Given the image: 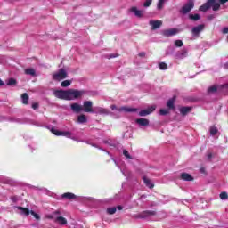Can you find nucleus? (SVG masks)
Listing matches in <instances>:
<instances>
[{
  "mask_svg": "<svg viewBox=\"0 0 228 228\" xmlns=\"http://www.w3.org/2000/svg\"><path fill=\"white\" fill-rule=\"evenodd\" d=\"M145 214L147 216H154V215H156V211H146Z\"/></svg>",
  "mask_w": 228,
  "mask_h": 228,
  "instance_id": "43",
  "label": "nucleus"
},
{
  "mask_svg": "<svg viewBox=\"0 0 228 228\" xmlns=\"http://www.w3.org/2000/svg\"><path fill=\"white\" fill-rule=\"evenodd\" d=\"M84 90L68 89V101H76V99H81L85 95Z\"/></svg>",
  "mask_w": 228,
  "mask_h": 228,
  "instance_id": "1",
  "label": "nucleus"
},
{
  "mask_svg": "<svg viewBox=\"0 0 228 228\" xmlns=\"http://www.w3.org/2000/svg\"><path fill=\"white\" fill-rule=\"evenodd\" d=\"M175 99H177V97L175 95L167 101V108H169V110H174L175 108L174 105L175 102Z\"/></svg>",
  "mask_w": 228,
  "mask_h": 228,
  "instance_id": "16",
  "label": "nucleus"
},
{
  "mask_svg": "<svg viewBox=\"0 0 228 228\" xmlns=\"http://www.w3.org/2000/svg\"><path fill=\"white\" fill-rule=\"evenodd\" d=\"M70 85H72V81L70 80H64L61 83L62 88H67L68 86H70Z\"/></svg>",
  "mask_w": 228,
  "mask_h": 228,
  "instance_id": "29",
  "label": "nucleus"
},
{
  "mask_svg": "<svg viewBox=\"0 0 228 228\" xmlns=\"http://www.w3.org/2000/svg\"><path fill=\"white\" fill-rule=\"evenodd\" d=\"M219 197H220L221 200H227L228 194H227V192H221Z\"/></svg>",
  "mask_w": 228,
  "mask_h": 228,
  "instance_id": "35",
  "label": "nucleus"
},
{
  "mask_svg": "<svg viewBox=\"0 0 228 228\" xmlns=\"http://www.w3.org/2000/svg\"><path fill=\"white\" fill-rule=\"evenodd\" d=\"M211 136H215L218 133V128L216 126H212L209 129Z\"/></svg>",
  "mask_w": 228,
  "mask_h": 228,
  "instance_id": "30",
  "label": "nucleus"
},
{
  "mask_svg": "<svg viewBox=\"0 0 228 228\" xmlns=\"http://www.w3.org/2000/svg\"><path fill=\"white\" fill-rule=\"evenodd\" d=\"M222 33H223V35H227V33H228V27L224 28L222 29Z\"/></svg>",
  "mask_w": 228,
  "mask_h": 228,
  "instance_id": "44",
  "label": "nucleus"
},
{
  "mask_svg": "<svg viewBox=\"0 0 228 228\" xmlns=\"http://www.w3.org/2000/svg\"><path fill=\"white\" fill-rule=\"evenodd\" d=\"M123 154L127 158V159H131V155H129V151H127V150H123Z\"/></svg>",
  "mask_w": 228,
  "mask_h": 228,
  "instance_id": "42",
  "label": "nucleus"
},
{
  "mask_svg": "<svg viewBox=\"0 0 228 228\" xmlns=\"http://www.w3.org/2000/svg\"><path fill=\"white\" fill-rule=\"evenodd\" d=\"M150 24L152 28V29H158V28H161L163 21L161 20H153V21H150Z\"/></svg>",
  "mask_w": 228,
  "mask_h": 228,
  "instance_id": "14",
  "label": "nucleus"
},
{
  "mask_svg": "<svg viewBox=\"0 0 228 228\" xmlns=\"http://www.w3.org/2000/svg\"><path fill=\"white\" fill-rule=\"evenodd\" d=\"M195 6V4L193 1L190 0L182 9L181 13H183V15H186V13H190L191 10H193V7Z\"/></svg>",
  "mask_w": 228,
  "mask_h": 228,
  "instance_id": "7",
  "label": "nucleus"
},
{
  "mask_svg": "<svg viewBox=\"0 0 228 228\" xmlns=\"http://www.w3.org/2000/svg\"><path fill=\"white\" fill-rule=\"evenodd\" d=\"M51 131L53 134H55V136H66V138H71V140H75V138L72 137V133L69 131H60L56 128H52Z\"/></svg>",
  "mask_w": 228,
  "mask_h": 228,
  "instance_id": "3",
  "label": "nucleus"
},
{
  "mask_svg": "<svg viewBox=\"0 0 228 228\" xmlns=\"http://www.w3.org/2000/svg\"><path fill=\"white\" fill-rule=\"evenodd\" d=\"M225 69H228V62L224 64Z\"/></svg>",
  "mask_w": 228,
  "mask_h": 228,
  "instance_id": "52",
  "label": "nucleus"
},
{
  "mask_svg": "<svg viewBox=\"0 0 228 228\" xmlns=\"http://www.w3.org/2000/svg\"><path fill=\"white\" fill-rule=\"evenodd\" d=\"M169 111L167 109H161L159 110V115H168Z\"/></svg>",
  "mask_w": 228,
  "mask_h": 228,
  "instance_id": "40",
  "label": "nucleus"
},
{
  "mask_svg": "<svg viewBox=\"0 0 228 228\" xmlns=\"http://www.w3.org/2000/svg\"><path fill=\"white\" fill-rule=\"evenodd\" d=\"M130 12H132V13H134L135 17H142V11L138 10V8L136 7H132L130 9Z\"/></svg>",
  "mask_w": 228,
  "mask_h": 228,
  "instance_id": "19",
  "label": "nucleus"
},
{
  "mask_svg": "<svg viewBox=\"0 0 228 228\" xmlns=\"http://www.w3.org/2000/svg\"><path fill=\"white\" fill-rule=\"evenodd\" d=\"M159 67L160 70H167V63H165V62H160L159 64Z\"/></svg>",
  "mask_w": 228,
  "mask_h": 228,
  "instance_id": "36",
  "label": "nucleus"
},
{
  "mask_svg": "<svg viewBox=\"0 0 228 228\" xmlns=\"http://www.w3.org/2000/svg\"><path fill=\"white\" fill-rule=\"evenodd\" d=\"M181 179L183 181H193V176L188 173H183L181 175Z\"/></svg>",
  "mask_w": 228,
  "mask_h": 228,
  "instance_id": "21",
  "label": "nucleus"
},
{
  "mask_svg": "<svg viewBox=\"0 0 228 228\" xmlns=\"http://www.w3.org/2000/svg\"><path fill=\"white\" fill-rule=\"evenodd\" d=\"M216 0H208L203 5L200 7V12H208V8H211V4L215 3Z\"/></svg>",
  "mask_w": 228,
  "mask_h": 228,
  "instance_id": "11",
  "label": "nucleus"
},
{
  "mask_svg": "<svg viewBox=\"0 0 228 228\" xmlns=\"http://www.w3.org/2000/svg\"><path fill=\"white\" fill-rule=\"evenodd\" d=\"M67 70L61 69L53 74V81H63V79H67Z\"/></svg>",
  "mask_w": 228,
  "mask_h": 228,
  "instance_id": "2",
  "label": "nucleus"
},
{
  "mask_svg": "<svg viewBox=\"0 0 228 228\" xmlns=\"http://www.w3.org/2000/svg\"><path fill=\"white\" fill-rule=\"evenodd\" d=\"M151 4H152V0H146L145 3L143 4V6L145 8H149V6H151Z\"/></svg>",
  "mask_w": 228,
  "mask_h": 228,
  "instance_id": "39",
  "label": "nucleus"
},
{
  "mask_svg": "<svg viewBox=\"0 0 228 228\" xmlns=\"http://www.w3.org/2000/svg\"><path fill=\"white\" fill-rule=\"evenodd\" d=\"M107 213H109V215H115V213H117V208L113 207L107 208Z\"/></svg>",
  "mask_w": 228,
  "mask_h": 228,
  "instance_id": "34",
  "label": "nucleus"
},
{
  "mask_svg": "<svg viewBox=\"0 0 228 228\" xmlns=\"http://www.w3.org/2000/svg\"><path fill=\"white\" fill-rule=\"evenodd\" d=\"M21 100H22V103H23V104H28V103L29 95H28V93H24V94L21 95Z\"/></svg>",
  "mask_w": 228,
  "mask_h": 228,
  "instance_id": "27",
  "label": "nucleus"
},
{
  "mask_svg": "<svg viewBox=\"0 0 228 228\" xmlns=\"http://www.w3.org/2000/svg\"><path fill=\"white\" fill-rule=\"evenodd\" d=\"M53 95L57 97V99L68 101V90H56L53 92Z\"/></svg>",
  "mask_w": 228,
  "mask_h": 228,
  "instance_id": "4",
  "label": "nucleus"
},
{
  "mask_svg": "<svg viewBox=\"0 0 228 228\" xmlns=\"http://www.w3.org/2000/svg\"><path fill=\"white\" fill-rule=\"evenodd\" d=\"M175 47H183V41L182 40H175Z\"/></svg>",
  "mask_w": 228,
  "mask_h": 228,
  "instance_id": "38",
  "label": "nucleus"
},
{
  "mask_svg": "<svg viewBox=\"0 0 228 228\" xmlns=\"http://www.w3.org/2000/svg\"><path fill=\"white\" fill-rule=\"evenodd\" d=\"M70 108L75 113H79L80 111H83V106L79 105L78 103H72L70 105Z\"/></svg>",
  "mask_w": 228,
  "mask_h": 228,
  "instance_id": "13",
  "label": "nucleus"
},
{
  "mask_svg": "<svg viewBox=\"0 0 228 228\" xmlns=\"http://www.w3.org/2000/svg\"><path fill=\"white\" fill-rule=\"evenodd\" d=\"M118 209L120 211L122 210V206H118Z\"/></svg>",
  "mask_w": 228,
  "mask_h": 228,
  "instance_id": "51",
  "label": "nucleus"
},
{
  "mask_svg": "<svg viewBox=\"0 0 228 228\" xmlns=\"http://www.w3.org/2000/svg\"><path fill=\"white\" fill-rule=\"evenodd\" d=\"M94 113H98L99 115H108L110 111L102 107H95Z\"/></svg>",
  "mask_w": 228,
  "mask_h": 228,
  "instance_id": "12",
  "label": "nucleus"
},
{
  "mask_svg": "<svg viewBox=\"0 0 228 228\" xmlns=\"http://www.w3.org/2000/svg\"><path fill=\"white\" fill-rule=\"evenodd\" d=\"M179 31L176 28H171L167 30H163L162 35L163 37H174V35H177Z\"/></svg>",
  "mask_w": 228,
  "mask_h": 228,
  "instance_id": "10",
  "label": "nucleus"
},
{
  "mask_svg": "<svg viewBox=\"0 0 228 228\" xmlns=\"http://www.w3.org/2000/svg\"><path fill=\"white\" fill-rule=\"evenodd\" d=\"M206 28V25L200 24L196 27H193L191 29V33L193 37H199L202 31H204V28Z\"/></svg>",
  "mask_w": 228,
  "mask_h": 228,
  "instance_id": "8",
  "label": "nucleus"
},
{
  "mask_svg": "<svg viewBox=\"0 0 228 228\" xmlns=\"http://www.w3.org/2000/svg\"><path fill=\"white\" fill-rule=\"evenodd\" d=\"M63 199H68L69 200H76V196L72 192H66L62 194Z\"/></svg>",
  "mask_w": 228,
  "mask_h": 228,
  "instance_id": "20",
  "label": "nucleus"
},
{
  "mask_svg": "<svg viewBox=\"0 0 228 228\" xmlns=\"http://www.w3.org/2000/svg\"><path fill=\"white\" fill-rule=\"evenodd\" d=\"M117 56H118V54H110L108 56L109 60L111 58H117Z\"/></svg>",
  "mask_w": 228,
  "mask_h": 228,
  "instance_id": "46",
  "label": "nucleus"
},
{
  "mask_svg": "<svg viewBox=\"0 0 228 228\" xmlns=\"http://www.w3.org/2000/svg\"><path fill=\"white\" fill-rule=\"evenodd\" d=\"M208 159H211L213 158V154L212 153H208L207 155Z\"/></svg>",
  "mask_w": 228,
  "mask_h": 228,
  "instance_id": "49",
  "label": "nucleus"
},
{
  "mask_svg": "<svg viewBox=\"0 0 228 228\" xmlns=\"http://www.w3.org/2000/svg\"><path fill=\"white\" fill-rule=\"evenodd\" d=\"M136 124L140 125L142 127H147V126H149V119L147 118L136 119Z\"/></svg>",
  "mask_w": 228,
  "mask_h": 228,
  "instance_id": "15",
  "label": "nucleus"
},
{
  "mask_svg": "<svg viewBox=\"0 0 228 228\" xmlns=\"http://www.w3.org/2000/svg\"><path fill=\"white\" fill-rule=\"evenodd\" d=\"M192 107H181L179 109V111L181 113V115L186 116L187 113H190V111H191Z\"/></svg>",
  "mask_w": 228,
  "mask_h": 228,
  "instance_id": "18",
  "label": "nucleus"
},
{
  "mask_svg": "<svg viewBox=\"0 0 228 228\" xmlns=\"http://www.w3.org/2000/svg\"><path fill=\"white\" fill-rule=\"evenodd\" d=\"M110 110H117V105H111ZM118 111H125V113H134L138 111V109L131 108V107H121L118 109Z\"/></svg>",
  "mask_w": 228,
  "mask_h": 228,
  "instance_id": "5",
  "label": "nucleus"
},
{
  "mask_svg": "<svg viewBox=\"0 0 228 228\" xmlns=\"http://www.w3.org/2000/svg\"><path fill=\"white\" fill-rule=\"evenodd\" d=\"M211 7L213 9L214 12H217V10H220V4L219 3H216V1H214L212 4H211Z\"/></svg>",
  "mask_w": 228,
  "mask_h": 228,
  "instance_id": "28",
  "label": "nucleus"
},
{
  "mask_svg": "<svg viewBox=\"0 0 228 228\" xmlns=\"http://www.w3.org/2000/svg\"><path fill=\"white\" fill-rule=\"evenodd\" d=\"M165 1H167V0H159L158 4H157L158 10H162L163 9V6L165 4Z\"/></svg>",
  "mask_w": 228,
  "mask_h": 228,
  "instance_id": "33",
  "label": "nucleus"
},
{
  "mask_svg": "<svg viewBox=\"0 0 228 228\" xmlns=\"http://www.w3.org/2000/svg\"><path fill=\"white\" fill-rule=\"evenodd\" d=\"M25 74H27V76H32L35 77L37 76V71L35 70V69H25Z\"/></svg>",
  "mask_w": 228,
  "mask_h": 228,
  "instance_id": "25",
  "label": "nucleus"
},
{
  "mask_svg": "<svg viewBox=\"0 0 228 228\" xmlns=\"http://www.w3.org/2000/svg\"><path fill=\"white\" fill-rule=\"evenodd\" d=\"M16 208L20 211V215H25L26 216H28V215H29V213H31L29 211V209H28L26 208H22V207H16Z\"/></svg>",
  "mask_w": 228,
  "mask_h": 228,
  "instance_id": "22",
  "label": "nucleus"
},
{
  "mask_svg": "<svg viewBox=\"0 0 228 228\" xmlns=\"http://www.w3.org/2000/svg\"><path fill=\"white\" fill-rule=\"evenodd\" d=\"M186 54H188V52L186 50H183L176 54V58L178 60H183V58H186Z\"/></svg>",
  "mask_w": 228,
  "mask_h": 228,
  "instance_id": "26",
  "label": "nucleus"
},
{
  "mask_svg": "<svg viewBox=\"0 0 228 228\" xmlns=\"http://www.w3.org/2000/svg\"><path fill=\"white\" fill-rule=\"evenodd\" d=\"M0 63H1V60H0Z\"/></svg>",
  "mask_w": 228,
  "mask_h": 228,
  "instance_id": "53",
  "label": "nucleus"
},
{
  "mask_svg": "<svg viewBox=\"0 0 228 228\" xmlns=\"http://www.w3.org/2000/svg\"><path fill=\"white\" fill-rule=\"evenodd\" d=\"M82 111H85V113H94V103L91 101L84 102Z\"/></svg>",
  "mask_w": 228,
  "mask_h": 228,
  "instance_id": "6",
  "label": "nucleus"
},
{
  "mask_svg": "<svg viewBox=\"0 0 228 228\" xmlns=\"http://www.w3.org/2000/svg\"><path fill=\"white\" fill-rule=\"evenodd\" d=\"M30 214L32 215V216H34V218H36V220H40V216H38V214L35 213V211L31 210Z\"/></svg>",
  "mask_w": 228,
  "mask_h": 228,
  "instance_id": "41",
  "label": "nucleus"
},
{
  "mask_svg": "<svg viewBox=\"0 0 228 228\" xmlns=\"http://www.w3.org/2000/svg\"><path fill=\"white\" fill-rule=\"evenodd\" d=\"M216 90H217L216 86H213L208 88V94H215V92H216Z\"/></svg>",
  "mask_w": 228,
  "mask_h": 228,
  "instance_id": "37",
  "label": "nucleus"
},
{
  "mask_svg": "<svg viewBox=\"0 0 228 228\" xmlns=\"http://www.w3.org/2000/svg\"><path fill=\"white\" fill-rule=\"evenodd\" d=\"M55 222H57V224H60V225H66L67 219L63 216H58L55 218Z\"/></svg>",
  "mask_w": 228,
  "mask_h": 228,
  "instance_id": "23",
  "label": "nucleus"
},
{
  "mask_svg": "<svg viewBox=\"0 0 228 228\" xmlns=\"http://www.w3.org/2000/svg\"><path fill=\"white\" fill-rule=\"evenodd\" d=\"M227 2L228 0H219L220 4H225Z\"/></svg>",
  "mask_w": 228,
  "mask_h": 228,
  "instance_id": "48",
  "label": "nucleus"
},
{
  "mask_svg": "<svg viewBox=\"0 0 228 228\" xmlns=\"http://www.w3.org/2000/svg\"><path fill=\"white\" fill-rule=\"evenodd\" d=\"M189 18L191 19V20H200V15L199 14H190Z\"/></svg>",
  "mask_w": 228,
  "mask_h": 228,
  "instance_id": "31",
  "label": "nucleus"
},
{
  "mask_svg": "<svg viewBox=\"0 0 228 228\" xmlns=\"http://www.w3.org/2000/svg\"><path fill=\"white\" fill-rule=\"evenodd\" d=\"M14 85H17V80H15V78H10L7 81V86H14Z\"/></svg>",
  "mask_w": 228,
  "mask_h": 228,
  "instance_id": "32",
  "label": "nucleus"
},
{
  "mask_svg": "<svg viewBox=\"0 0 228 228\" xmlns=\"http://www.w3.org/2000/svg\"><path fill=\"white\" fill-rule=\"evenodd\" d=\"M142 181L146 184V186H148V188H154V183H152V182L149 178L143 177Z\"/></svg>",
  "mask_w": 228,
  "mask_h": 228,
  "instance_id": "24",
  "label": "nucleus"
},
{
  "mask_svg": "<svg viewBox=\"0 0 228 228\" xmlns=\"http://www.w3.org/2000/svg\"><path fill=\"white\" fill-rule=\"evenodd\" d=\"M4 86V82H3V80L0 79V86Z\"/></svg>",
  "mask_w": 228,
  "mask_h": 228,
  "instance_id": "50",
  "label": "nucleus"
},
{
  "mask_svg": "<svg viewBox=\"0 0 228 228\" xmlns=\"http://www.w3.org/2000/svg\"><path fill=\"white\" fill-rule=\"evenodd\" d=\"M139 56H140L141 58H144V56H145V52H141V53H139Z\"/></svg>",
  "mask_w": 228,
  "mask_h": 228,
  "instance_id": "47",
  "label": "nucleus"
},
{
  "mask_svg": "<svg viewBox=\"0 0 228 228\" xmlns=\"http://www.w3.org/2000/svg\"><path fill=\"white\" fill-rule=\"evenodd\" d=\"M156 110V105L151 106L146 110H142L139 112L140 117H147V115H151L153 111Z\"/></svg>",
  "mask_w": 228,
  "mask_h": 228,
  "instance_id": "9",
  "label": "nucleus"
},
{
  "mask_svg": "<svg viewBox=\"0 0 228 228\" xmlns=\"http://www.w3.org/2000/svg\"><path fill=\"white\" fill-rule=\"evenodd\" d=\"M38 103H33L32 104V108H33V110H38Z\"/></svg>",
  "mask_w": 228,
  "mask_h": 228,
  "instance_id": "45",
  "label": "nucleus"
},
{
  "mask_svg": "<svg viewBox=\"0 0 228 228\" xmlns=\"http://www.w3.org/2000/svg\"><path fill=\"white\" fill-rule=\"evenodd\" d=\"M77 122H78V124H86L88 122V118L86 115L81 114L77 117Z\"/></svg>",
  "mask_w": 228,
  "mask_h": 228,
  "instance_id": "17",
  "label": "nucleus"
}]
</instances>
